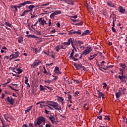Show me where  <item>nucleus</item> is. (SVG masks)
Returning <instances> with one entry per match:
<instances>
[{
    "label": "nucleus",
    "instance_id": "obj_5",
    "mask_svg": "<svg viewBox=\"0 0 127 127\" xmlns=\"http://www.w3.org/2000/svg\"><path fill=\"white\" fill-rule=\"evenodd\" d=\"M92 52V48L90 47H87L86 49L82 52V55H87Z\"/></svg>",
    "mask_w": 127,
    "mask_h": 127
},
{
    "label": "nucleus",
    "instance_id": "obj_44",
    "mask_svg": "<svg viewBox=\"0 0 127 127\" xmlns=\"http://www.w3.org/2000/svg\"><path fill=\"white\" fill-rule=\"evenodd\" d=\"M55 32H56V30L55 29H54V30L51 31L50 32V33L53 34L55 33Z\"/></svg>",
    "mask_w": 127,
    "mask_h": 127
},
{
    "label": "nucleus",
    "instance_id": "obj_58",
    "mask_svg": "<svg viewBox=\"0 0 127 127\" xmlns=\"http://www.w3.org/2000/svg\"><path fill=\"white\" fill-rule=\"evenodd\" d=\"M82 70H83V71H86V68L84 66H83L82 65H81V68Z\"/></svg>",
    "mask_w": 127,
    "mask_h": 127
},
{
    "label": "nucleus",
    "instance_id": "obj_62",
    "mask_svg": "<svg viewBox=\"0 0 127 127\" xmlns=\"http://www.w3.org/2000/svg\"><path fill=\"white\" fill-rule=\"evenodd\" d=\"M97 118L99 119L100 120H103V117H102V116H100L99 117H97Z\"/></svg>",
    "mask_w": 127,
    "mask_h": 127
},
{
    "label": "nucleus",
    "instance_id": "obj_4",
    "mask_svg": "<svg viewBox=\"0 0 127 127\" xmlns=\"http://www.w3.org/2000/svg\"><path fill=\"white\" fill-rule=\"evenodd\" d=\"M73 41H74V40H73V39L70 38L68 40L67 42H64V44H66V45H67V46H69L70 44H71L72 48H74V49H76V48H75V46H74Z\"/></svg>",
    "mask_w": 127,
    "mask_h": 127
},
{
    "label": "nucleus",
    "instance_id": "obj_34",
    "mask_svg": "<svg viewBox=\"0 0 127 127\" xmlns=\"http://www.w3.org/2000/svg\"><path fill=\"white\" fill-rule=\"evenodd\" d=\"M8 87H9L11 90H13V91H16V92H18L19 90L18 89H15L13 88L10 85H8Z\"/></svg>",
    "mask_w": 127,
    "mask_h": 127
},
{
    "label": "nucleus",
    "instance_id": "obj_1",
    "mask_svg": "<svg viewBox=\"0 0 127 127\" xmlns=\"http://www.w3.org/2000/svg\"><path fill=\"white\" fill-rule=\"evenodd\" d=\"M41 104H47L49 106L53 107L55 110L57 111H61L62 108L59 106L58 103L55 101H40Z\"/></svg>",
    "mask_w": 127,
    "mask_h": 127
},
{
    "label": "nucleus",
    "instance_id": "obj_25",
    "mask_svg": "<svg viewBox=\"0 0 127 127\" xmlns=\"http://www.w3.org/2000/svg\"><path fill=\"white\" fill-rule=\"evenodd\" d=\"M61 46L62 47V49H66L67 48V45L66 44H64V43H62Z\"/></svg>",
    "mask_w": 127,
    "mask_h": 127
},
{
    "label": "nucleus",
    "instance_id": "obj_11",
    "mask_svg": "<svg viewBox=\"0 0 127 127\" xmlns=\"http://www.w3.org/2000/svg\"><path fill=\"white\" fill-rule=\"evenodd\" d=\"M6 100H7V102H8V103H9L10 105H13V104H14L15 100L14 99H12V97L8 96L7 97Z\"/></svg>",
    "mask_w": 127,
    "mask_h": 127
},
{
    "label": "nucleus",
    "instance_id": "obj_59",
    "mask_svg": "<svg viewBox=\"0 0 127 127\" xmlns=\"http://www.w3.org/2000/svg\"><path fill=\"white\" fill-rule=\"evenodd\" d=\"M117 19H116V15H115V17L113 18V22H115V21H116Z\"/></svg>",
    "mask_w": 127,
    "mask_h": 127
},
{
    "label": "nucleus",
    "instance_id": "obj_17",
    "mask_svg": "<svg viewBox=\"0 0 127 127\" xmlns=\"http://www.w3.org/2000/svg\"><path fill=\"white\" fill-rule=\"evenodd\" d=\"M97 56H98V54H95L94 55H90V57L88 58V60H90V61H92V60H93L95 57H97Z\"/></svg>",
    "mask_w": 127,
    "mask_h": 127
},
{
    "label": "nucleus",
    "instance_id": "obj_35",
    "mask_svg": "<svg viewBox=\"0 0 127 127\" xmlns=\"http://www.w3.org/2000/svg\"><path fill=\"white\" fill-rule=\"evenodd\" d=\"M5 25H6V26H8L9 27H11V24L9 23L8 22H5Z\"/></svg>",
    "mask_w": 127,
    "mask_h": 127
},
{
    "label": "nucleus",
    "instance_id": "obj_54",
    "mask_svg": "<svg viewBox=\"0 0 127 127\" xmlns=\"http://www.w3.org/2000/svg\"><path fill=\"white\" fill-rule=\"evenodd\" d=\"M68 99L69 100H71L72 99V96H71V95L68 94Z\"/></svg>",
    "mask_w": 127,
    "mask_h": 127
},
{
    "label": "nucleus",
    "instance_id": "obj_38",
    "mask_svg": "<svg viewBox=\"0 0 127 127\" xmlns=\"http://www.w3.org/2000/svg\"><path fill=\"white\" fill-rule=\"evenodd\" d=\"M22 41H23L22 37H19L18 40V42H19V43H21Z\"/></svg>",
    "mask_w": 127,
    "mask_h": 127
},
{
    "label": "nucleus",
    "instance_id": "obj_46",
    "mask_svg": "<svg viewBox=\"0 0 127 127\" xmlns=\"http://www.w3.org/2000/svg\"><path fill=\"white\" fill-rule=\"evenodd\" d=\"M86 106H87V104H84L83 108L86 110L88 111L89 110V108L87 107L86 108Z\"/></svg>",
    "mask_w": 127,
    "mask_h": 127
},
{
    "label": "nucleus",
    "instance_id": "obj_37",
    "mask_svg": "<svg viewBox=\"0 0 127 127\" xmlns=\"http://www.w3.org/2000/svg\"><path fill=\"white\" fill-rule=\"evenodd\" d=\"M25 84H27L28 83V81H29V80L28 79V77H27V76H25Z\"/></svg>",
    "mask_w": 127,
    "mask_h": 127
},
{
    "label": "nucleus",
    "instance_id": "obj_18",
    "mask_svg": "<svg viewBox=\"0 0 127 127\" xmlns=\"http://www.w3.org/2000/svg\"><path fill=\"white\" fill-rule=\"evenodd\" d=\"M58 102L62 103V105H64V98L63 97H59L58 98Z\"/></svg>",
    "mask_w": 127,
    "mask_h": 127
},
{
    "label": "nucleus",
    "instance_id": "obj_43",
    "mask_svg": "<svg viewBox=\"0 0 127 127\" xmlns=\"http://www.w3.org/2000/svg\"><path fill=\"white\" fill-rule=\"evenodd\" d=\"M98 66L99 67V70H100L101 71H103V69H105L104 67H101V65H100V64H98Z\"/></svg>",
    "mask_w": 127,
    "mask_h": 127
},
{
    "label": "nucleus",
    "instance_id": "obj_10",
    "mask_svg": "<svg viewBox=\"0 0 127 127\" xmlns=\"http://www.w3.org/2000/svg\"><path fill=\"white\" fill-rule=\"evenodd\" d=\"M19 56V52L17 51L16 52H15L14 54H12L10 56V57H11L10 59V60H12L13 59H16L18 58Z\"/></svg>",
    "mask_w": 127,
    "mask_h": 127
},
{
    "label": "nucleus",
    "instance_id": "obj_12",
    "mask_svg": "<svg viewBox=\"0 0 127 127\" xmlns=\"http://www.w3.org/2000/svg\"><path fill=\"white\" fill-rule=\"evenodd\" d=\"M118 78H120L122 83H127V79L126 75H119Z\"/></svg>",
    "mask_w": 127,
    "mask_h": 127
},
{
    "label": "nucleus",
    "instance_id": "obj_53",
    "mask_svg": "<svg viewBox=\"0 0 127 127\" xmlns=\"http://www.w3.org/2000/svg\"><path fill=\"white\" fill-rule=\"evenodd\" d=\"M71 20L73 22H78V21H79V20L78 19H71Z\"/></svg>",
    "mask_w": 127,
    "mask_h": 127
},
{
    "label": "nucleus",
    "instance_id": "obj_32",
    "mask_svg": "<svg viewBox=\"0 0 127 127\" xmlns=\"http://www.w3.org/2000/svg\"><path fill=\"white\" fill-rule=\"evenodd\" d=\"M43 68L44 69V74H46V75H48V72H47V70H46V68L45 67V66H44Z\"/></svg>",
    "mask_w": 127,
    "mask_h": 127
},
{
    "label": "nucleus",
    "instance_id": "obj_14",
    "mask_svg": "<svg viewBox=\"0 0 127 127\" xmlns=\"http://www.w3.org/2000/svg\"><path fill=\"white\" fill-rule=\"evenodd\" d=\"M74 65L76 68V70H81V67H82V64H76V63H74Z\"/></svg>",
    "mask_w": 127,
    "mask_h": 127
},
{
    "label": "nucleus",
    "instance_id": "obj_7",
    "mask_svg": "<svg viewBox=\"0 0 127 127\" xmlns=\"http://www.w3.org/2000/svg\"><path fill=\"white\" fill-rule=\"evenodd\" d=\"M38 21H39L40 25H42V26H44L45 24H47V22L43 18H40Z\"/></svg>",
    "mask_w": 127,
    "mask_h": 127
},
{
    "label": "nucleus",
    "instance_id": "obj_48",
    "mask_svg": "<svg viewBox=\"0 0 127 127\" xmlns=\"http://www.w3.org/2000/svg\"><path fill=\"white\" fill-rule=\"evenodd\" d=\"M45 83H48V84L51 83V80H45Z\"/></svg>",
    "mask_w": 127,
    "mask_h": 127
},
{
    "label": "nucleus",
    "instance_id": "obj_57",
    "mask_svg": "<svg viewBox=\"0 0 127 127\" xmlns=\"http://www.w3.org/2000/svg\"><path fill=\"white\" fill-rule=\"evenodd\" d=\"M74 81L75 82V84H80V81L77 80H74Z\"/></svg>",
    "mask_w": 127,
    "mask_h": 127
},
{
    "label": "nucleus",
    "instance_id": "obj_16",
    "mask_svg": "<svg viewBox=\"0 0 127 127\" xmlns=\"http://www.w3.org/2000/svg\"><path fill=\"white\" fill-rule=\"evenodd\" d=\"M73 56H74V54L71 53L69 59H72V60H73V61H78V59Z\"/></svg>",
    "mask_w": 127,
    "mask_h": 127
},
{
    "label": "nucleus",
    "instance_id": "obj_52",
    "mask_svg": "<svg viewBox=\"0 0 127 127\" xmlns=\"http://www.w3.org/2000/svg\"><path fill=\"white\" fill-rule=\"evenodd\" d=\"M45 112L46 114V115H48L50 113V111H48L47 110L45 109Z\"/></svg>",
    "mask_w": 127,
    "mask_h": 127
},
{
    "label": "nucleus",
    "instance_id": "obj_40",
    "mask_svg": "<svg viewBox=\"0 0 127 127\" xmlns=\"http://www.w3.org/2000/svg\"><path fill=\"white\" fill-rule=\"evenodd\" d=\"M77 43L79 45L81 46V45H83V44H84V43L82 41H78L77 42Z\"/></svg>",
    "mask_w": 127,
    "mask_h": 127
},
{
    "label": "nucleus",
    "instance_id": "obj_56",
    "mask_svg": "<svg viewBox=\"0 0 127 127\" xmlns=\"http://www.w3.org/2000/svg\"><path fill=\"white\" fill-rule=\"evenodd\" d=\"M47 88L49 89L50 90V92H51L52 91H53V89L51 88V87L48 86Z\"/></svg>",
    "mask_w": 127,
    "mask_h": 127
},
{
    "label": "nucleus",
    "instance_id": "obj_8",
    "mask_svg": "<svg viewBox=\"0 0 127 127\" xmlns=\"http://www.w3.org/2000/svg\"><path fill=\"white\" fill-rule=\"evenodd\" d=\"M41 63V61L36 60L34 62V63L31 65V68H35Z\"/></svg>",
    "mask_w": 127,
    "mask_h": 127
},
{
    "label": "nucleus",
    "instance_id": "obj_26",
    "mask_svg": "<svg viewBox=\"0 0 127 127\" xmlns=\"http://www.w3.org/2000/svg\"><path fill=\"white\" fill-rule=\"evenodd\" d=\"M66 2L68 4H74V0H66Z\"/></svg>",
    "mask_w": 127,
    "mask_h": 127
},
{
    "label": "nucleus",
    "instance_id": "obj_42",
    "mask_svg": "<svg viewBox=\"0 0 127 127\" xmlns=\"http://www.w3.org/2000/svg\"><path fill=\"white\" fill-rule=\"evenodd\" d=\"M50 4V2H48L46 4L41 5V6H47V5H49Z\"/></svg>",
    "mask_w": 127,
    "mask_h": 127
},
{
    "label": "nucleus",
    "instance_id": "obj_6",
    "mask_svg": "<svg viewBox=\"0 0 127 127\" xmlns=\"http://www.w3.org/2000/svg\"><path fill=\"white\" fill-rule=\"evenodd\" d=\"M32 2L30 1H26L24 2L23 3H21L19 4L18 6H16L17 8H20L22 6H24V5H26V4H31Z\"/></svg>",
    "mask_w": 127,
    "mask_h": 127
},
{
    "label": "nucleus",
    "instance_id": "obj_51",
    "mask_svg": "<svg viewBox=\"0 0 127 127\" xmlns=\"http://www.w3.org/2000/svg\"><path fill=\"white\" fill-rule=\"evenodd\" d=\"M57 26L58 27H59V28H60L61 26V25L60 24V23L59 22H58L56 24Z\"/></svg>",
    "mask_w": 127,
    "mask_h": 127
},
{
    "label": "nucleus",
    "instance_id": "obj_3",
    "mask_svg": "<svg viewBox=\"0 0 127 127\" xmlns=\"http://www.w3.org/2000/svg\"><path fill=\"white\" fill-rule=\"evenodd\" d=\"M43 122H45V118H44V117H39L37 119V122L35 123V126L36 127V126H40V125L42 124Z\"/></svg>",
    "mask_w": 127,
    "mask_h": 127
},
{
    "label": "nucleus",
    "instance_id": "obj_13",
    "mask_svg": "<svg viewBox=\"0 0 127 127\" xmlns=\"http://www.w3.org/2000/svg\"><path fill=\"white\" fill-rule=\"evenodd\" d=\"M97 92L98 93V99H100V98H102V99H105V94H104L103 93L100 92V91H99V90H97Z\"/></svg>",
    "mask_w": 127,
    "mask_h": 127
},
{
    "label": "nucleus",
    "instance_id": "obj_45",
    "mask_svg": "<svg viewBox=\"0 0 127 127\" xmlns=\"http://www.w3.org/2000/svg\"><path fill=\"white\" fill-rule=\"evenodd\" d=\"M103 88H105V89H106L107 86V83L106 82H103Z\"/></svg>",
    "mask_w": 127,
    "mask_h": 127
},
{
    "label": "nucleus",
    "instance_id": "obj_39",
    "mask_svg": "<svg viewBox=\"0 0 127 127\" xmlns=\"http://www.w3.org/2000/svg\"><path fill=\"white\" fill-rule=\"evenodd\" d=\"M121 66L122 68H123V69H126V66L125 64H121Z\"/></svg>",
    "mask_w": 127,
    "mask_h": 127
},
{
    "label": "nucleus",
    "instance_id": "obj_55",
    "mask_svg": "<svg viewBox=\"0 0 127 127\" xmlns=\"http://www.w3.org/2000/svg\"><path fill=\"white\" fill-rule=\"evenodd\" d=\"M49 26H51V19L49 20V24H48Z\"/></svg>",
    "mask_w": 127,
    "mask_h": 127
},
{
    "label": "nucleus",
    "instance_id": "obj_33",
    "mask_svg": "<svg viewBox=\"0 0 127 127\" xmlns=\"http://www.w3.org/2000/svg\"><path fill=\"white\" fill-rule=\"evenodd\" d=\"M113 67H114V66H113L112 65H107L105 68H104V70H108L109 69L108 68H113Z\"/></svg>",
    "mask_w": 127,
    "mask_h": 127
},
{
    "label": "nucleus",
    "instance_id": "obj_61",
    "mask_svg": "<svg viewBox=\"0 0 127 127\" xmlns=\"http://www.w3.org/2000/svg\"><path fill=\"white\" fill-rule=\"evenodd\" d=\"M102 112H103V109L102 108H100L99 112L98 113V115H101V113H102Z\"/></svg>",
    "mask_w": 127,
    "mask_h": 127
},
{
    "label": "nucleus",
    "instance_id": "obj_21",
    "mask_svg": "<svg viewBox=\"0 0 127 127\" xmlns=\"http://www.w3.org/2000/svg\"><path fill=\"white\" fill-rule=\"evenodd\" d=\"M55 50L57 51V52H59V51L61 50V49H62V48L61 47V45H59L55 47Z\"/></svg>",
    "mask_w": 127,
    "mask_h": 127
},
{
    "label": "nucleus",
    "instance_id": "obj_2",
    "mask_svg": "<svg viewBox=\"0 0 127 127\" xmlns=\"http://www.w3.org/2000/svg\"><path fill=\"white\" fill-rule=\"evenodd\" d=\"M35 7V6L34 5L32 4L29 5L28 7V8H29V10H25L23 13L21 15V16H24V15H26L27 14L28 12H31L32 11V9Z\"/></svg>",
    "mask_w": 127,
    "mask_h": 127
},
{
    "label": "nucleus",
    "instance_id": "obj_41",
    "mask_svg": "<svg viewBox=\"0 0 127 127\" xmlns=\"http://www.w3.org/2000/svg\"><path fill=\"white\" fill-rule=\"evenodd\" d=\"M32 50L34 53H35V54H37V49L33 48Z\"/></svg>",
    "mask_w": 127,
    "mask_h": 127
},
{
    "label": "nucleus",
    "instance_id": "obj_22",
    "mask_svg": "<svg viewBox=\"0 0 127 127\" xmlns=\"http://www.w3.org/2000/svg\"><path fill=\"white\" fill-rule=\"evenodd\" d=\"M116 97L117 99H119L120 97H121V95H122V93L121 92V90H119L118 92H116L115 93Z\"/></svg>",
    "mask_w": 127,
    "mask_h": 127
},
{
    "label": "nucleus",
    "instance_id": "obj_36",
    "mask_svg": "<svg viewBox=\"0 0 127 127\" xmlns=\"http://www.w3.org/2000/svg\"><path fill=\"white\" fill-rule=\"evenodd\" d=\"M40 91H44L46 88H44L42 85H40Z\"/></svg>",
    "mask_w": 127,
    "mask_h": 127
},
{
    "label": "nucleus",
    "instance_id": "obj_29",
    "mask_svg": "<svg viewBox=\"0 0 127 127\" xmlns=\"http://www.w3.org/2000/svg\"><path fill=\"white\" fill-rule=\"evenodd\" d=\"M27 37L30 38H37V37H36L34 35H27Z\"/></svg>",
    "mask_w": 127,
    "mask_h": 127
},
{
    "label": "nucleus",
    "instance_id": "obj_63",
    "mask_svg": "<svg viewBox=\"0 0 127 127\" xmlns=\"http://www.w3.org/2000/svg\"><path fill=\"white\" fill-rule=\"evenodd\" d=\"M104 63H106V62H105V61H102V62L101 63V66H104Z\"/></svg>",
    "mask_w": 127,
    "mask_h": 127
},
{
    "label": "nucleus",
    "instance_id": "obj_49",
    "mask_svg": "<svg viewBox=\"0 0 127 127\" xmlns=\"http://www.w3.org/2000/svg\"><path fill=\"white\" fill-rule=\"evenodd\" d=\"M104 120H107V121H110V117H109V116H105Z\"/></svg>",
    "mask_w": 127,
    "mask_h": 127
},
{
    "label": "nucleus",
    "instance_id": "obj_27",
    "mask_svg": "<svg viewBox=\"0 0 127 127\" xmlns=\"http://www.w3.org/2000/svg\"><path fill=\"white\" fill-rule=\"evenodd\" d=\"M107 5L108 6H110L111 7H114L115 6V5L112 2V1H110L107 2Z\"/></svg>",
    "mask_w": 127,
    "mask_h": 127
},
{
    "label": "nucleus",
    "instance_id": "obj_60",
    "mask_svg": "<svg viewBox=\"0 0 127 127\" xmlns=\"http://www.w3.org/2000/svg\"><path fill=\"white\" fill-rule=\"evenodd\" d=\"M73 32L68 31V34L69 35H73L74 33H73Z\"/></svg>",
    "mask_w": 127,
    "mask_h": 127
},
{
    "label": "nucleus",
    "instance_id": "obj_20",
    "mask_svg": "<svg viewBox=\"0 0 127 127\" xmlns=\"http://www.w3.org/2000/svg\"><path fill=\"white\" fill-rule=\"evenodd\" d=\"M88 34H90V30H87L84 32H83L81 35V36H85L86 35H88Z\"/></svg>",
    "mask_w": 127,
    "mask_h": 127
},
{
    "label": "nucleus",
    "instance_id": "obj_28",
    "mask_svg": "<svg viewBox=\"0 0 127 127\" xmlns=\"http://www.w3.org/2000/svg\"><path fill=\"white\" fill-rule=\"evenodd\" d=\"M73 33L74 34H78L80 35L82 33V32L81 31V30H78L77 31H73Z\"/></svg>",
    "mask_w": 127,
    "mask_h": 127
},
{
    "label": "nucleus",
    "instance_id": "obj_47",
    "mask_svg": "<svg viewBox=\"0 0 127 127\" xmlns=\"http://www.w3.org/2000/svg\"><path fill=\"white\" fill-rule=\"evenodd\" d=\"M112 30L113 32H117V30H116L115 27H112Z\"/></svg>",
    "mask_w": 127,
    "mask_h": 127
},
{
    "label": "nucleus",
    "instance_id": "obj_9",
    "mask_svg": "<svg viewBox=\"0 0 127 127\" xmlns=\"http://www.w3.org/2000/svg\"><path fill=\"white\" fill-rule=\"evenodd\" d=\"M62 12L61 11V10L56 11L50 15V17L51 18H53V19H54V16H55V15H57L58 14H61Z\"/></svg>",
    "mask_w": 127,
    "mask_h": 127
},
{
    "label": "nucleus",
    "instance_id": "obj_31",
    "mask_svg": "<svg viewBox=\"0 0 127 127\" xmlns=\"http://www.w3.org/2000/svg\"><path fill=\"white\" fill-rule=\"evenodd\" d=\"M11 8H14V12L15 13L17 11V7L16 6L12 5L11 6Z\"/></svg>",
    "mask_w": 127,
    "mask_h": 127
},
{
    "label": "nucleus",
    "instance_id": "obj_64",
    "mask_svg": "<svg viewBox=\"0 0 127 127\" xmlns=\"http://www.w3.org/2000/svg\"><path fill=\"white\" fill-rule=\"evenodd\" d=\"M44 106H45L44 105H42V104L40 105V108H44Z\"/></svg>",
    "mask_w": 127,
    "mask_h": 127
},
{
    "label": "nucleus",
    "instance_id": "obj_50",
    "mask_svg": "<svg viewBox=\"0 0 127 127\" xmlns=\"http://www.w3.org/2000/svg\"><path fill=\"white\" fill-rule=\"evenodd\" d=\"M4 118L5 120H6V121H7L8 122V120H7V119H8L7 114H5L4 115Z\"/></svg>",
    "mask_w": 127,
    "mask_h": 127
},
{
    "label": "nucleus",
    "instance_id": "obj_30",
    "mask_svg": "<svg viewBox=\"0 0 127 127\" xmlns=\"http://www.w3.org/2000/svg\"><path fill=\"white\" fill-rule=\"evenodd\" d=\"M16 71H17V74H20L22 73V70L20 69V67H18L16 69Z\"/></svg>",
    "mask_w": 127,
    "mask_h": 127
},
{
    "label": "nucleus",
    "instance_id": "obj_19",
    "mask_svg": "<svg viewBox=\"0 0 127 127\" xmlns=\"http://www.w3.org/2000/svg\"><path fill=\"white\" fill-rule=\"evenodd\" d=\"M119 10L120 12H121V13H125L126 12V10L124 9L121 6H120L119 7Z\"/></svg>",
    "mask_w": 127,
    "mask_h": 127
},
{
    "label": "nucleus",
    "instance_id": "obj_15",
    "mask_svg": "<svg viewBox=\"0 0 127 127\" xmlns=\"http://www.w3.org/2000/svg\"><path fill=\"white\" fill-rule=\"evenodd\" d=\"M54 71L55 72L56 74H59L60 75V74H62V72L59 70V68L58 66H56L54 69Z\"/></svg>",
    "mask_w": 127,
    "mask_h": 127
},
{
    "label": "nucleus",
    "instance_id": "obj_24",
    "mask_svg": "<svg viewBox=\"0 0 127 127\" xmlns=\"http://www.w3.org/2000/svg\"><path fill=\"white\" fill-rule=\"evenodd\" d=\"M33 106H31V107L27 108V109L25 111V114H27V113H29L32 109Z\"/></svg>",
    "mask_w": 127,
    "mask_h": 127
},
{
    "label": "nucleus",
    "instance_id": "obj_23",
    "mask_svg": "<svg viewBox=\"0 0 127 127\" xmlns=\"http://www.w3.org/2000/svg\"><path fill=\"white\" fill-rule=\"evenodd\" d=\"M49 119L51 121L52 124H54V122H55V118L53 116H51V117H49Z\"/></svg>",
    "mask_w": 127,
    "mask_h": 127
}]
</instances>
